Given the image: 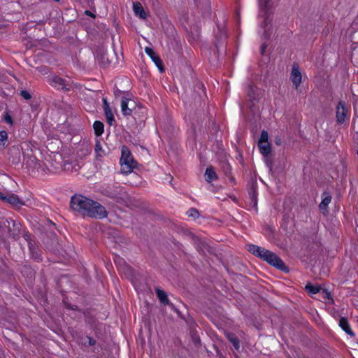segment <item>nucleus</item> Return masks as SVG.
<instances>
[{
	"label": "nucleus",
	"instance_id": "1",
	"mask_svg": "<svg viewBox=\"0 0 358 358\" xmlns=\"http://www.w3.org/2000/svg\"><path fill=\"white\" fill-rule=\"evenodd\" d=\"M70 207L83 217L101 220L108 216L103 206L82 194H76L71 197Z\"/></svg>",
	"mask_w": 358,
	"mask_h": 358
},
{
	"label": "nucleus",
	"instance_id": "2",
	"mask_svg": "<svg viewBox=\"0 0 358 358\" xmlns=\"http://www.w3.org/2000/svg\"><path fill=\"white\" fill-rule=\"evenodd\" d=\"M247 250L256 257L266 261L271 265L282 269L285 266L283 262L273 252L257 245H248Z\"/></svg>",
	"mask_w": 358,
	"mask_h": 358
},
{
	"label": "nucleus",
	"instance_id": "3",
	"mask_svg": "<svg viewBox=\"0 0 358 358\" xmlns=\"http://www.w3.org/2000/svg\"><path fill=\"white\" fill-rule=\"evenodd\" d=\"M269 0H259V20L261 23V29H262L263 34L266 38L269 35L271 29V8L268 4Z\"/></svg>",
	"mask_w": 358,
	"mask_h": 358
},
{
	"label": "nucleus",
	"instance_id": "4",
	"mask_svg": "<svg viewBox=\"0 0 358 358\" xmlns=\"http://www.w3.org/2000/svg\"><path fill=\"white\" fill-rule=\"evenodd\" d=\"M120 163L121 165V171L125 174L131 173L137 165V162L134 159L131 151L126 145H122L121 148Z\"/></svg>",
	"mask_w": 358,
	"mask_h": 358
},
{
	"label": "nucleus",
	"instance_id": "5",
	"mask_svg": "<svg viewBox=\"0 0 358 358\" xmlns=\"http://www.w3.org/2000/svg\"><path fill=\"white\" fill-rule=\"evenodd\" d=\"M50 85L62 92H69L73 89V83L59 76H53L50 78Z\"/></svg>",
	"mask_w": 358,
	"mask_h": 358
},
{
	"label": "nucleus",
	"instance_id": "6",
	"mask_svg": "<svg viewBox=\"0 0 358 358\" xmlns=\"http://www.w3.org/2000/svg\"><path fill=\"white\" fill-rule=\"evenodd\" d=\"M7 229L9 236L14 240H17L22 232V224L19 222L13 220L12 218H6Z\"/></svg>",
	"mask_w": 358,
	"mask_h": 358
},
{
	"label": "nucleus",
	"instance_id": "7",
	"mask_svg": "<svg viewBox=\"0 0 358 358\" xmlns=\"http://www.w3.org/2000/svg\"><path fill=\"white\" fill-rule=\"evenodd\" d=\"M106 196L119 203H125L127 199V194L123 187L108 190Z\"/></svg>",
	"mask_w": 358,
	"mask_h": 358
},
{
	"label": "nucleus",
	"instance_id": "8",
	"mask_svg": "<svg viewBox=\"0 0 358 358\" xmlns=\"http://www.w3.org/2000/svg\"><path fill=\"white\" fill-rule=\"evenodd\" d=\"M102 102H103V109L104 111V115H105L107 123L110 126L114 125L115 122L114 115H113L112 109L109 105V103L108 102L107 98L103 97L102 99Z\"/></svg>",
	"mask_w": 358,
	"mask_h": 358
},
{
	"label": "nucleus",
	"instance_id": "9",
	"mask_svg": "<svg viewBox=\"0 0 358 358\" xmlns=\"http://www.w3.org/2000/svg\"><path fill=\"white\" fill-rule=\"evenodd\" d=\"M289 78L295 88L297 89L302 82V74L297 65L292 66Z\"/></svg>",
	"mask_w": 358,
	"mask_h": 358
},
{
	"label": "nucleus",
	"instance_id": "10",
	"mask_svg": "<svg viewBox=\"0 0 358 358\" xmlns=\"http://www.w3.org/2000/svg\"><path fill=\"white\" fill-rule=\"evenodd\" d=\"M145 53L151 58L152 62L155 64L160 72L164 71L163 62L160 57L155 53V52L150 47L145 48Z\"/></svg>",
	"mask_w": 358,
	"mask_h": 358
},
{
	"label": "nucleus",
	"instance_id": "11",
	"mask_svg": "<svg viewBox=\"0 0 358 358\" xmlns=\"http://www.w3.org/2000/svg\"><path fill=\"white\" fill-rule=\"evenodd\" d=\"M192 238L194 245L199 253L205 254L206 252H209L210 247L204 241L194 235H192Z\"/></svg>",
	"mask_w": 358,
	"mask_h": 358
},
{
	"label": "nucleus",
	"instance_id": "12",
	"mask_svg": "<svg viewBox=\"0 0 358 358\" xmlns=\"http://www.w3.org/2000/svg\"><path fill=\"white\" fill-rule=\"evenodd\" d=\"M0 200L4 201L5 203H8L9 204L16 206H21L22 204V202L20 201L18 196L14 194H10L8 195H4L3 194H2Z\"/></svg>",
	"mask_w": 358,
	"mask_h": 358
},
{
	"label": "nucleus",
	"instance_id": "13",
	"mask_svg": "<svg viewBox=\"0 0 358 358\" xmlns=\"http://www.w3.org/2000/svg\"><path fill=\"white\" fill-rule=\"evenodd\" d=\"M346 113L347 109L345 107V105L340 102L336 108V119L339 123H343L345 122Z\"/></svg>",
	"mask_w": 358,
	"mask_h": 358
},
{
	"label": "nucleus",
	"instance_id": "14",
	"mask_svg": "<svg viewBox=\"0 0 358 358\" xmlns=\"http://www.w3.org/2000/svg\"><path fill=\"white\" fill-rule=\"evenodd\" d=\"M156 294L159 300V301L164 304V305H168L171 307H173V304L170 302L169 299H168L166 293L159 288L156 289Z\"/></svg>",
	"mask_w": 358,
	"mask_h": 358
},
{
	"label": "nucleus",
	"instance_id": "15",
	"mask_svg": "<svg viewBox=\"0 0 358 358\" xmlns=\"http://www.w3.org/2000/svg\"><path fill=\"white\" fill-rule=\"evenodd\" d=\"M133 10L134 14L138 16L141 19L145 20L147 17V14L144 10L141 3L140 2L134 3Z\"/></svg>",
	"mask_w": 358,
	"mask_h": 358
},
{
	"label": "nucleus",
	"instance_id": "16",
	"mask_svg": "<svg viewBox=\"0 0 358 358\" xmlns=\"http://www.w3.org/2000/svg\"><path fill=\"white\" fill-rule=\"evenodd\" d=\"M129 99L122 97L121 100V110L124 116H129L131 115L132 110L128 107Z\"/></svg>",
	"mask_w": 358,
	"mask_h": 358
},
{
	"label": "nucleus",
	"instance_id": "17",
	"mask_svg": "<svg viewBox=\"0 0 358 358\" xmlns=\"http://www.w3.org/2000/svg\"><path fill=\"white\" fill-rule=\"evenodd\" d=\"M339 326L341 327V328L348 335H350V336H355V334L353 333V331L351 330L350 329V324L348 322V320L344 318V317H341L339 320Z\"/></svg>",
	"mask_w": 358,
	"mask_h": 358
},
{
	"label": "nucleus",
	"instance_id": "18",
	"mask_svg": "<svg viewBox=\"0 0 358 358\" xmlns=\"http://www.w3.org/2000/svg\"><path fill=\"white\" fill-rule=\"evenodd\" d=\"M93 129L96 136H101L104 131V124L102 122L96 120L93 124Z\"/></svg>",
	"mask_w": 358,
	"mask_h": 358
},
{
	"label": "nucleus",
	"instance_id": "19",
	"mask_svg": "<svg viewBox=\"0 0 358 358\" xmlns=\"http://www.w3.org/2000/svg\"><path fill=\"white\" fill-rule=\"evenodd\" d=\"M259 149L260 152L265 157H267L271 152V146L268 142L266 143H259Z\"/></svg>",
	"mask_w": 358,
	"mask_h": 358
},
{
	"label": "nucleus",
	"instance_id": "20",
	"mask_svg": "<svg viewBox=\"0 0 358 358\" xmlns=\"http://www.w3.org/2000/svg\"><path fill=\"white\" fill-rule=\"evenodd\" d=\"M206 180L208 182L215 180L217 178V174L212 167L206 169L205 172Z\"/></svg>",
	"mask_w": 358,
	"mask_h": 358
},
{
	"label": "nucleus",
	"instance_id": "21",
	"mask_svg": "<svg viewBox=\"0 0 358 358\" xmlns=\"http://www.w3.org/2000/svg\"><path fill=\"white\" fill-rule=\"evenodd\" d=\"M331 201V196L329 193H324L322 195V201L320 204V208L321 210H326L328 205Z\"/></svg>",
	"mask_w": 358,
	"mask_h": 358
},
{
	"label": "nucleus",
	"instance_id": "22",
	"mask_svg": "<svg viewBox=\"0 0 358 358\" xmlns=\"http://www.w3.org/2000/svg\"><path fill=\"white\" fill-rule=\"evenodd\" d=\"M8 133L6 131H0V148H5L8 143Z\"/></svg>",
	"mask_w": 358,
	"mask_h": 358
},
{
	"label": "nucleus",
	"instance_id": "23",
	"mask_svg": "<svg viewBox=\"0 0 358 358\" xmlns=\"http://www.w3.org/2000/svg\"><path fill=\"white\" fill-rule=\"evenodd\" d=\"M224 169H225V182L228 180L232 184H234L235 182V180L231 174V166L229 164H227V163H225Z\"/></svg>",
	"mask_w": 358,
	"mask_h": 358
},
{
	"label": "nucleus",
	"instance_id": "24",
	"mask_svg": "<svg viewBox=\"0 0 358 358\" xmlns=\"http://www.w3.org/2000/svg\"><path fill=\"white\" fill-rule=\"evenodd\" d=\"M95 152L96 157H102L105 155V151L103 150L100 140H96Z\"/></svg>",
	"mask_w": 358,
	"mask_h": 358
},
{
	"label": "nucleus",
	"instance_id": "25",
	"mask_svg": "<svg viewBox=\"0 0 358 358\" xmlns=\"http://www.w3.org/2000/svg\"><path fill=\"white\" fill-rule=\"evenodd\" d=\"M227 338L232 343L234 348L236 350H238L239 348H240V345H239V341H238V338L235 336H234L232 334H229L227 336Z\"/></svg>",
	"mask_w": 358,
	"mask_h": 358
},
{
	"label": "nucleus",
	"instance_id": "26",
	"mask_svg": "<svg viewBox=\"0 0 358 358\" xmlns=\"http://www.w3.org/2000/svg\"><path fill=\"white\" fill-rule=\"evenodd\" d=\"M227 338L232 343L234 348L236 350H238L239 348H240V345H239V341H238V338L235 336H234L232 334H229L227 336Z\"/></svg>",
	"mask_w": 358,
	"mask_h": 358
},
{
	"label": "nucleus",
	"instance_id": "27",
	"mask_svg": "<svg viewBox=\"0 0 358 358\" xmlns=\"http://www.w3.org/2000/svg\"><path fill=\"white\" fill-rule=\"evenodd\" d=\"M306 290L310 293V294H317L320 291V288L316 286L311 285L310 284H308L306 285Z\"/></svg>",
	"mask_w": 358,
	"mask_h": 358
},
{
	"label": "nucleus",
	"instance_id": "28",
	"mask_svg": "<svg viewBox=\"0 0 358 358\" xmlns=\"http://www.w3.org/2000/svg\"><path fill=\"white\" fill-rule=\"evenodd\" d=\"M187 215L189 217H192L193 218H197L199 216V210L196 208H192L187 212Z\"/></svg>",
	"mask_w": 358,
	"mask_h": 358
},
{
	"label": "nucleus",
	"instance_id": "29",
	"mask_svg": "<svg viewBox=\"0 0 358 358\" xmlns=\"http://www.w3.org/2000/svg\"><path fill=\"white\" fill-rule=\"evenodd\" d=\"M97 59H101L103 65H108L110 64V62L108 57H106V53L104 52H103L99 56L98 55Z\"/></svg>",
	"mask_w": 358,
	"mask_h": 358
},
{
	"label": "nucleus",
	"instance_id": "30",
	"mask_svg": "<svg viewBox=\"0 0 358 358\" xmlns=\"http://www.w3.org/2000/svg\"><path fill=\"white\" fill-rule=\"evenodd\" d=\"M268 140V134L266 131H262L259 143H266Z\"/></svg>",
	"mask_w": 358,
	"mask_h": 358
},
{
	"label": "nucleus",
	"instance_id": "31",
	"mask_svg": "<svg viewBox=\"0 0 358 358\" xmlns=\"http://www.w3.org/2000/svg\"><path fill=\"white\" fill-rule=\"evenodd\" d=\"M20 94L25 100H29L31 98V95L27 90H22Z\"/></svg>",
	"mask_w": 358,
	"mask_h": 358
},
{
	"label": "nucleus",
	"instance_id": "32",
	"mask_svg": "<svg viewBox=\"0 0 358 358\" xmlns=\"http://www.w3.org/2000/svg\"><path fill=\"white\" fill-rule=\"evenodd\" d=\"M7 227L6 219L0 220V231Z\"/></svg>",
	"mask_w": 358,
	"mask_h": 358
},
{
	"label": "nucleus",
	"instance_id": "33",
	"mask_svg": "<svg viewBox=\"0 0 358 358\" xmlns=\"http://www.w3.org/2000/svg\"><path fill=\"white\" fill-rule=\"evenodd\" d=\"M65 307L67 309L73 310H78V307L76 305H72L68 303H65Z\"/></svg>",
	"mask_w": 358,
	"mask_h": 358
},
{
	"label": "nucleus",
	"instance_id": "34",
	"mask_svg": "<svg viewBox=\"0 0 358 358\" xmlns=\"http://www.w3.org/2000/svg\"><path fill=\"white\" fill-rule=\"evenodd\" d=\"M4 120L6 123H8V124L13 123V119H12L11 116L8 113H6L4 115Z\"/></svg>",
	"mask_w": 358,
	"mask_h": 358
},
{
	"label": "nucleus",
	"instance_id": "35",
	"mask_svg": "<svg viewBox=\"0 0 358 358\" xmlns=\"http://www.w3.org/2000/svg\"><path fill=\"white\" fill-rule=\"evenodd\" d=\"M87 340H88V344L89 345H94L96 344V340L94 339L93 338L90 337V336H87Z\"/></svg>",
	"mask_w": 358,
	"mask_h": 358
},
{
	"label": "nucleus",
	"instance_id": "36",
	"mask_svg": "<svg viewBox=\"0 0 358 358\" xmlns=\"http://www.w3.org/2000/svg\"><path fill=\"white\" fill-rule=\"evenodd\" d=\"M22 236L24 237V238L29 241L30 240V234L27 231V232H25L22 234Z\"/></svg>",
	"mask_w": 358,
	"mask_h": 358
},
{
	"label": "nucleus",
	"instance_id": "37",
	"mask_svg": "<svg viewBox=\"0 0 358 358\" xmlns=\"http://www.w3.org/2000/svg\"><path fill=\"white\" fill-rule=\"evenodd\" d=\"M215 45L217 48V53L219 54L220 51V49L221 43H220V41L218 40H217L215 43Z\"/></svg>",
	"mask_w": 358,
	"mask_h": 358
},
{
	"label": "nucleus",
	"instance_id": "38",
	"mask_svg": "<svg viewBox=\"0 0 358 358\" xmlns=\"http://www.w3.org/2000/svg\"><path fill=\"white\" fill-rule=\"evenodd\" d=\"M85 14L86 15H88V16L92 17V18H95V17H96L95 14H94L93 13H92L90 10H85Z\"/></svg>",
	"mask_w": 358,
	"mask_h": 358
},
{
	"label": "nucleus",
	"instance_id": "39",
	"mask_svg": "<svg viewBox=\"0 0 358 358\" xmlns=\"http://www.w3.org/2000/svg\"><path fill=\"white\" fill-rule=\"evenodd\" d=\"M196 87L199 88V89H201L202 90H205V87L203 85V83H199L197 85H196Z\"/></svg>",
	"mask_w": 358,
	"mask_h": 358
},
{
	"label": "nucleus",
	"instance_id": "40",
	"mask_svg": "<svg viewBox=\"0 0 358 358\" xmlns=\"http://www.w3.org/2000/svg\"><path fill=\"white\" fill-rule=\"evenodd\" d=\"M266 45H265V44H263V45H262V47H261V53H262V54H264V53L265 50H266Z\"/></svg>",
	"mask_w": 358,
	"mask_h": 358
},
{
	"label": "nucleus",
	"instance_id": "41",
	"mask_svg": "<svg viewBox=\"0 0 358 358\" xmlns=\"http://www.w3.org/2000/svg\"><path fill=\"white\" fill-rule=\"evenodd\" d=\"M33 257H34L35 259H36L37 261H39V260H41V258L40 257V255H35V256L33 255Z\"/></svg>",
	"mask_w": 358,
	"mask_h": 358
},
{
	"label": "nucleus",
	"instance_id": "42",
	"mask_svg": "<svg viewBox=\"0 0 358 358\" xmlns=\"http://www.w3.org/2000/svg\"><path fill=\"white\" fill-rule=\"evenodd\" d=\"M217 353L218 355H220V358H221V356H222V355H220V351H219V350H217Z\"/></svg>",
	"mask_w": 358,
	"mask_h": 358
},
{
	"label": "nucleus",
	"instance_id": "43",
	"mask_svg": "<svg viewBox=\"0 0 358 358\" xmlns=\"http://www.w3.org/2000/svg\"><path fill=\"white\" fill-rule=\"evenodd\" d=\"M29 247L30 250H31L32 249H31V247L30 245V243H29Z\"/></svg>",
	"mask_w": 358,
	"mask_h": 358
},
{
	"label": "nucleus",
	"instance_id": "44",
	"mask_svg": "<svg viewBox=\"0 0 358 358\" xmlns=\"http://www.w3.org/2000/svg\"><path fill=\"white\" fill-rule=\"evenodd\" d=\"M5 244L6 245V247H8L7 242L5 241Z\"/></svg>",
	"mask_w": 358,
	"mask_h": 358
},
{
	"label": "nucleus",
	"instance_id": "45",
	"mask_svg": "<svg viewBox=\"0 0 358 358\" xmlns=\"http://www.w3.org/2000/svg\"><path fill=\"white\" fill-rule=\"evenodd\" d=\"M357 155H358V150H357Z\"/></svg>",
	"mask_w": 358,
	"mask_h": 358
}]
</instances>
